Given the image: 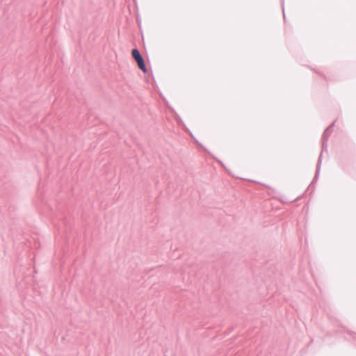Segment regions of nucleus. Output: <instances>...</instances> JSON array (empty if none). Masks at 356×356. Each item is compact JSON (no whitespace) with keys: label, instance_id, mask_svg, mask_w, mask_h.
<instances>
[{"label":"nucleus","instance_id":"f257e3e1","mask_svg":"<svg viewBox=\"0 0 356 356\" xmlns=\"http://www.w3.org/2000/svg\"><path fill=\"white\" fill-rule=\"evenodd\" d=\"M336 121H334L323 132V135H322V150H321V154L318 157V162H317V165H316V173H315V176L314 177V179L312 181V182L311 183V185L310 186L313 184V183L314 181H316L318 177V175H319V173H320V170H321V162H322V154L324 151H327V140H328V138L330 136L331 134H332V130H331V128L334 125V123H335Z\"/></svg>","mask_w":356,"mask_h":356},{"label":"nucleus","instance_id":"f03ea898","mask_svg":"<svg viewBox=\"0 0 356 356\" xmlns=\"http://www.w3.org/2000/svg\"><path fill=\"white\" fill-rule=\"evenodd\" d=\"M132 56L138 64V67L143 72H147L145 60L138 49H134L131 52Z\"/></svg>","mask_w":356,"mask_h":356},{"label":"nucleus","instance_id":"7ed1b4c3","mask_svg":"<svg viewBox=\"0 0 356 356\" xmlns=\"http://www.w3.org/2000/svg\"><path fill=\"white\" fill-rule=\"evenodd\" d=\"M348 334L353 338V339H356V333L353 332H348Z\"/></svg>","mask_w":356,"mask_h":356},{"label":"nucleus","instance_id":"20e7f679","mask_svg":"<svg viewBox=\"0 0 356 356\" xmlns=\"http://www.w3.org/2000/svg\"><path fill=\"white\" fill-rule=\"evenodd\" d=\"M282 11H283L284 17H285L284 10V3H283L282 0Z\"/></svg>","mask_w":356,"mask_h":356}]
</instances>
